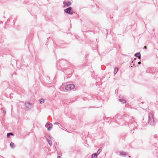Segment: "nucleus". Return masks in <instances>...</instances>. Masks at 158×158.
<instances>
[{"label": "nucleus", "instance_id": "obj_1", "mask_svg": "<svg viewBox=\"0 0 158 158\" xmlns=\"http://www.w3.org/2000/svg\"><path fill=\"white\" fill-rule=\"evenodd\" d=\"M148 123L151 125L154 124V121L153 117V115L151 113H149L148 114Z\"/></svg>", "mask_w": 158, "mask_h": 158}, {"label": "nucleus", "instance_id": "obj_2", "mask_svg": "<svg viewBox=\"0 0 158 158\" xmlns=\"http://www.w3.org/2000/svg\"><path fill=\"white\" fill-rule=\"evenodd\" d=\"M75 87V86L73 84H70L66 85L65 86V89L67 90H72Z\"/></svg>", "mask_w": 158, "mask_h": 158}, {"label": "nucleus", "instance_id": "obj_3", "mask_svg": "<svg viewBox=\"0 0 158 158\" xmlns=\"http://www.w3.org/2000/svg\"><path fill=\"white\" fill-rule=\"evenodd\" d=\"M45 137L49 144L50 146H51L52 145V142L51 137V136L50 135H48L46 136Z\"/></svg>", "mask_w": 158, "mask_h": 158}, {"label": "nucleus", "instance_id": "obj_4", "mask_svg": "<svg viewBox=\"0 0 158 158\" xmlns=\"http://www.w3.org/2000/svg\"><path fill=\"white\" fill-rule=\"evenodd\" d=\"M64 5V7L65 8L66 7H69L71 6V3L70 1H64L63 3Z\"/></svg>", "mask_w": 158, "mask_h": 158}, {"label": "nucleus", "instance_id": "obj_5", "mask_svg": "<svg viewBox=\"0 0 158 158\" xmlns=\"http://www.w3.org/2000/svg\"><path fill=\"white\" fill-rule=\"evenodd\" d=\"M25 105L26 108H28L29 109H30L32 108L33 104L31 103L27 102L25 103Z\"/></svg>", "mask_w": 158, "mask_h": 158}, {"label": "nucleus", "instance_id": "obj_6", "mask_svg": "<svg viewBox=\"0 0 158 158\" xmlns=\"http://www.w3.org/2000/svg\"><path fill=\"white\" fill-rule=\"evenodd\" d=\"M71 7H69L68 8L64 10V11L65 13L70 15H72L73 13H71Z\"/></svg>", "mask_w": 158, "mask_h": 158}, {"label": "nucleus", "instance_id": "obj_7", "mask_svg": "<svg viewBox=\"0 0 158 158\" xmlns=\"http://www.w3.org/2000/svg\"><path fill=\"white\" fill-rule=\"evenodd\" d=\"M98 155V153H95L92 155L91 158H97Z\"/></svg>", "mask_w": 158, "mask_h": 158}, {"label": "nucleus", "instance_id": "obj_8", "mask_svg": "<svg viewBox=\"0 0 158 158\" xmlns=\"http://www.w3.org/2000/svg\"><path fill=\"white\" fill-rule=\"evenodd\" d=\"M135 56L138 57L139 59L141 58V54L139 52H138L135 54Z\"/></svg>", "mask_w": 158, "mask_h": 158}, {"label": "nucleus", "instance_id": "obj_9", "mask_svg": "<svg viewBox=\"0 0 158 158\" xmlns=\"http://www.w3.org/2000/svg\"><path fill=\"white\" fill-rule=\"evenodd\" d=\"M119 101L122 103H126V100L123 99H119Z\"/></svg>", "mask_w": 158, "mask_h": 158}, {"label": "nucleus", "instance_id": "obj_10", "mask_svg": "<svg viewBox=\"0 0 158 158\" xmlns=\"http://www.w3.org/2000/svg\"><path fill=\"white\" fill-rule=\"evenodd\" d=\"M120 155L122 156H125L126 155V153L123 151H122L120 152Z\"/></svg>", "mask_w": 158, "mask_h": 158}, {"label": "nucleus", "instance_id": "obj_11", "mask_svg": "<svg viewBox=\"0 0 158 158\" xmlns=\"http://www.w3.org/2000/svg\"><path fill=\"white\" fill-rule=\"evenodd\" d=\"M14 134L12 133H9L7 134V138L9 137L10 135H13Z\"/></svg>", "mask_w": 158, "mask_h": 158}, {"label": "nucleus", "instance_id": "obj_12", "mask_svg": "<svg viewBox=\"0 0 158 158\" xmlns=\"http://www.w3.org/2000/svg\"><path fill=\"white\" fill-rule=\"evenodd\" d=\"M118 68L117 67H115L114 68V73L115 74L118 72Z\"/></svg>", "mask_w": 158, "mask_h": 158}, {"label": "nucleus", "instance_id": "obj_13", "mask_svg": "<svg viewBox=\"0 0 158 158\" xmlns=\"http://www.w3.org/2000/svg\"><path fill=\"white\" fill-rule=\"evenodd\" d=\"M10 146L12 148H15V146H14V143L13 142H11L10 143Z\"/></svg>", "mask_w": 158, "mask_h": 158}, {"label": "nucleus", "instance_id": "obj_14", "mask_svg": "<svg viewBox=\"0 0 158 158\" xmlns=\"http://www.w3.org/2000/svg\"><path fill=\"white\" fill-rule=\"evenodd\" d=\"M128 124H134V125L136 124V125H137V124L136 122H129Z\"/></svg>", "mask_w": 158, "mask_h": 158}, {"label": "nucleus", "instance_id": "obj_15", "mask_svg": "<svg viewBox=\"0 0 158 158\" xmlns=\"http://www.w3.org/2000/svg\"><path fill=\"white\" fill-rule=\"evenodd\" d=\"M40 103L42 104L44 102V100L43 98H41L40 99Z\"/></svg>", "mask_w": 158, "mask_h": 158}, {"label": "nucleus", "instance_id": "obj_16", "mask_svg": "<svg viewBox=\"0 0 158 158\" xmlns=\"http://www.w3.org/2000/svg\"><path fill=\"white\" fill-rule=\"evenodd\" d=\"M52 126H50L49 127H48V128H47V129H48V130L49 131H50L51 129H52Z\"/></svg>", "mask_w": 158, "mask_h": 158}, {"label": "nucleus", "instance_id": "obj_17", "mask_svg": "<svg viewBox=\"0 0 158 158\" xmlns=\"http://www.w3.org/2000/svg\"><path fill=\"white\" fill-rule=\"evenodd\" d=\"M102 151V150L100 149H98V151L97 152L98 154V155L100 154V153Z\"/></svg>", "mask_w": 158, "mask_h": 158}, {"label": "nucleus", "instance_id": "obj_18", "mask_svg": "<svg viewBox=\"0 0 158 158\" xmlns=\"http://www.w3.org/2000/svg\"><path fill=\"white\" fill-rule=\"evenodd\" d=\"M47 124H48V125L52 126V123H50L49 122H48L47 123Z\"/></svg>", "mask_w": 158, "mask_h": 158}, {"label": "nucleus", "instance_id": "obj_19", "mask_svg": "<svg viewBox=\"0 0 158 158\" xmlns=\"http://www.w3.org/2000/svg\"><path fill=\"white\" fill-rule=\"evenodd\" d=\"M134 63V62L133 61H132V62H131V65H132V64H133V66H134L135 65V64H133ZM131 67H133V66L132 65H131Z\"/></svg>", "mask_w": 158, "mask_h": 158}, {"label": "nucleus", "instance_id": "obj_20", "mask_svg": "<svg viewBox=\"0 0 158 158\" xmlns=\"http://www.w3.org/2000/svg\"><path fill=\"white\" fill-rule=\"evenodd\" d=\"M54 124H56V125H59L60 124V123H59L58 122H55L54 123Z\"/></svg>", "mask_w": 158, "mask_h": 158}, {"label": "nucleus", "instance_id": "obj_21", "mask_svg": "<svg viewBox=\"0 0 158 158\" xmlns=\"http://www.w3.org/2000/svg\"><path fill=\"white\" fill-rule=\"evenodd\" d=\"M48 124H47V123L45 125V127H46V128H48Z\"/></svg>", "mask_w": 158, "mask_h": 158}, {"label": "nucleus", "instance_id": "obj_22", "mask_svg": "<svg viewBox=\"0 0 158 158\" xmlns=\"http://www.w3.org/2000/svg\"><path fill=\"white\" fill-rule=\"evenodd\" d=\"M144 48L145 49H146L147 48V47L146 46H144Z\"/></svg>", "mask_w": 158, "mask_h": 158}, {"label": "nucleus", "instance_id": "obj_23", "mask_svg": "<svg viewBox=\"0 0 158 158\" xmlns=\"http://www.w3.org/2000/svg\"><path fill=\"white\" fill-rule=\"evenodd\" d=\"M141 62H140V61H139V62H138V64H141Z\"/></svg>", "mask_w": 158, "mask_h": 158}, {"label": "nucleus", "instance_id": "obj_24", "mask_svg": "<svg viewBox=\"0 0 158 158\" xmlns=\"http://www.w3.org/2000/svg\"><path fill=\"white\" fill-rule=\"evenodd\" d=\"M57 158H61V157L60 156H58Z\"/></svg>", "mask_w": 158, "mask_h": 158}, {"label": "nucleus", "instance_id": "obj_25", "mask_svg": "<svg viewBox=\"0 0 158 158\" xmlns=\"http://www.w3.org/2000/svg\"><path fill=\"white\" fill-rule=\"evenodd\" d=\"M3 112H4V113H6V111H5L4 110H3Z\"/></svg>", "mask_w": 158, "mask_h": 158}, {"label": "nucleus", "instance_id": "obj_26", "mask_svg": "<svg viewBox=\"0 0 158 158\" xmlns=\"http://www.w3.org/2000/svg\"><path fill=\"white\" fill-rule=\"evenodd\" d=\"M131 118L130 119H133V117H130Z\"/></svg>", "mask_w": 158, "mask_h": 158}]
</instances>
